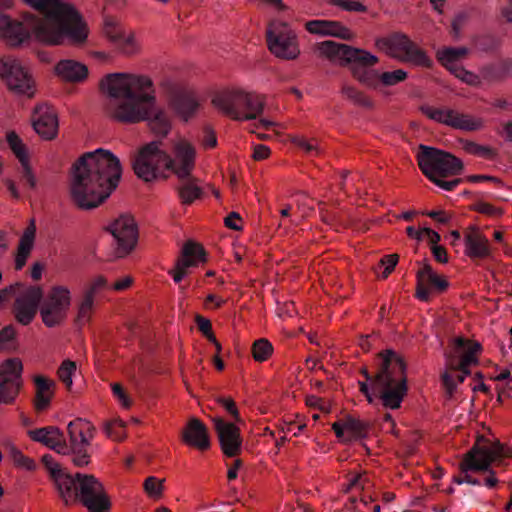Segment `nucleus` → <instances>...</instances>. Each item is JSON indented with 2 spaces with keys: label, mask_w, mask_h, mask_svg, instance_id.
I'll list each match as a JSON object with an SVG mask.
<instances>
[{
  "label": "nucleus",
  "mask_w": 512,
  "mask_h": 512,
  "mask_svg": "<svg viewBox=\"0 0 512 512\" xmlns=\"http://www.w3.org/2000/svg\"><path fill=\"white\" fill-rule=\"evenodd\" d=\"M39 13L36 16L24 13L23 20L12 19L0 14V38L11 47H18L34 35L40 42L58 45L68 39L81 44L87 38V31L80 14L61 0H25Z\"/></svg>",
  "instance_id": "nucleus-1"
},
{
  "label": "nucleus",
  "mask_w": 512,
  "mask_h": 512,
  "mask_svg": "<svg viewBox=\"0 0 512 512\" xmlns=\"http://www.w3.org/2000/svg\"><path fill=\"white\" fill-rule=\"evenodd\" d=\"M108 96V114L119 122L148 121L153 133L165 137L171 122L167 113L156 104L155 89L151 78L130 73H110L100 82Z\"/></svg>",
  "instance_id": "nucleus-2"
},
{
  "label": "nucleus",
  "mask_w": 512,
  "mask_h": 512,
  "mask_svg": "<svg viewBox=\"0 0 512 512\" xmlns=\"http://www.w3.org/2000/svg\"><path fill=\"white\" fill-rule=\"evenodd\" d=\"M122 175L120 160L103 148L83 154L72 166L70 194L81 209H93L116 189Z\"/></svg>",
  "instance_id": "nucleus-3"
},
{
  "label": "nucleus",
  "mask_w": 512,
  "mask_h": 512,
  "mask_svg": "<svg viewBox=\"0 0 512 512\" xmlns=\"http://www.w3.org/2000/svg\"><path fill=\"white\" fill-rule=\"evenodd\" d=\"M161 142L146 144L132 160L135 174L145 182L166 178L167 172L178 178L188 177L195 167L196 149L185 139L176 141L172 155L160 148Z\"/></svg>",
  "instance_id": "nucleus-4"
},
{
  "label": "nucleus",
  "mask_w": 512,
  "mask_h": 512,
  "mask_svg": "<svg viewBox=\"0 0 512 512\" xmlns=\"http://www.w3.org/2000/svg\"><path fill=\"white\" fill-rule=\"evenodd\" d=\"M43 465L53 479L55 486L65 504L82 503L90 512H107L110 501L104 493L102 484L93 476L66 472L50 454L41 459Z\"/></svg>",
  "instance_id": "nucleus-5"
},
{
  "label": "nucleus",
  "mask_w": 512,
  "mask_h": 512,
  "mask_svg": "<svg viewBox=\"0 0 512 512\" xmlns=\"http://www.w3.org/2000/svg\"><path fill=\"white\" fill-rule=\"evenodd\" d=\"M366 381L377 392L379 401L387 409H398L408 392L406 364L394 351L379 354L377 372L372 375L366 368L361 370Z\"/></svg>",
  "instance_id": "nucleus-6"
},
{
  "label": "nucleus",
  "mask_w": 512,
  "mask_h": 512,
  "mask_svg": "<svg viewBox=\"0 0 512 512\" xmlns=\"http://www.w3.org/2000/svg\"><path fill=\"white\" fill-rule=\"evenodd\" d=\"M319 53L332 62L348 66L353 76L364 84H372L378 77L373 66L378 62L375 55L347 44L327 40L317 45Z\"/></svg>",
  "instance_id": "nucleus-7"
},
{
  "label": "nucleus",
  "mask_w": 512,
  "mask_h": 512,
  "mask_svg": "<svg viewBox=\"0 0 512 512\" xmlns=\"http://www.w3.org/2000/svg\"><path fill=\"white\" fill-rule=\"evenodd\" d=\"M213 105L233 120H253L262 114L264 99L261 95L240 90H227L216 94Z\"/></svg>",
  "instance_id": "nucleus-8"
},
{
  "label": "nucleus",
  "mask_w": 512,
  "mask_h": 512,
  "mask_svg": "<svg viewBox=\"0 0 512 512\" xmlns=\"http://www.w3.org/2000/svg\"><path fill=\"white\" fill-rule=\"evenodd\" d=\"M417 161L419 168L427 178L458 175L463 169V163L459 158L426 145L419 146Z\"/></svg>",
  "instance_id": "nucleus-9"
},
{
  "label": "nucleus",
  "mask_w": 512,
  "mask_h": 512,
  "mask_svg": "<svg viewBox=\"0 0 512 512\" xmlns=\"http://www.w3.org/2000/svg\"><path fill=\"white\" fill-rule=\"evenodd\" d=\"M375 45L379 50L398 58L404 62H410L417 66L430 67L432 60L426 52L400 32H395L388 37L377 38Z\"/></svg>",
  "instance_id": "nucleus-10"
},
{
  "label": "nucleus",
  "mask_w": 512,
  "mask_h": 512,
  "mask_svg": "<svg viewBox=\"0 0 512 512\" xmlns=\"http://www.w3.org/2000/svg\"><path fill=\"white\" fill-rule=\"evenodd\" d=\"M266 40L268 49L277 58L294 60L300 54L297 35L285 22L271 21L266 31Z\"/></svg>",
  "instance_id": "nucleus-11"
},
{
  "label": "nucleus",
  "mask_w": 512,
  "mask_h": 512,
  "mask_svg": "<svg viewBox=\"0 0 512 512\" xmlns=\"http://www.w3.org/2000/svg\"><path fill=\"white\" fill-rule=\"evenodd\" d=\"M0 77L13 93L28 98L34 96V79L18 59L12 56L0 58Z\"/></svg>",
  "instance_id": "nucleus-12"
},
{
  "label": "nucleus",
  "mask_w": 512,
  "mask_h": 512,
  "mask_svg": "<svg viewBox=\"0 0 512 512\" xmlns=\"http://www.w3.org/2000/svg\"><path fill=\"white\" fill-rule=\"evenodd\" d=\"M71 305L70 291L64 286H54L39 304L43 323L47 327L60 325L67 316Z\"/></svg>",
  "instance_id": "nucleus-13"
},
{
  "label": "nucleus",
  "mask_w": 512,
  "mask_h": 512,
  "mask_svg": "<svg viewBox=\"0 0 512 512\" xmlns=\"http://www.w3.org/2000/svg\"><path fill=\"white\" fill-rule=\"evenodd\" d=\"M497 452L488 446L474 445L463 457L459 464L461 473L469 471L486 472L488 476L484 480L485 486L494 488L498 484L496 472L491 464L496 460Z\"/></svg>",
  "instance_id": "nucleus-14"
},
{
  "label": "nucleus",
  "mask_w": 512,
  "mask_h": 512,
  "mask_svg": "<svg viewBox=\"0 0 512 512\" xmlns=\"http://www.w3.org/2000/svg\"><path fill=\"white\" fill-rule=\"evenodd\" d=\"M108 230L116 242V257H125L135 248L138 228L132 216L126 214L119 216L109 225Z\"/></svg>",
  "instance_id": "nucleus-15"
},
{
  "label": "nucleus",
  "mask_w": 512,
  "mask_h": 512,
  "mask_svg": "<svg viewBox=\"0 0 512 512\" xmlns=\"http://www.w3.org/2000/svg\"><path fill=\"white\" fill-rule=\"evenodd\" d=\"M421 112L429 119L465 131H476L482 127V122L471 117L468 114L460 113L454 109L446 107H431L428 105L421 106Z\"/></svg>",
  "instance_id": "nucleus-16"
},
{
  "label": "nucleus",
  "mask_w": 512,
  "mask_h": 512,
  "mask_svg": "<svg viewBox=\"0 0 512 512\" xmlns=\"http://www.w3.org/2000/svg\"><path fill=\"white\" fill-rule=\"evenodd\" d=\"M23 365L20 359L10 358L0 366V403L10 404L22 386Z\"/></svg>",
  "instance_id": "nucleus-17"
},
{
  "label": "nucleus",
  "mask_w": 512,
  "mask_h": 512,
  "mask_svg": "<svg viewBox=\"0 0 512 512\" xmlns=\"http://www.w3.org/2000/svg\"><path fill=\"white\" fill-rule=\"evenodd\" d=\"M103 31L120 53L130 56L139 52L140 43L134 33L123 28L117 21L107 18L104 22Z\"/></svg>",
  "instance_id": "nucleus-18"
},
{
  "label": "nucleus",
  "mask_w": 512,
  "mask_h": 512,
  "mask_svg": "<svg viewBox=\"0 0 512 512\" xmlns=\"http://www.w3.org/2000/svg\"><path fill=\"white\" fill-rule=\"evenodd\" d=\"M455 353H463L459 362H455V356L451 353H445L448 361V368L452 371H459L464 374H470L469 367L478 363L477 354L481 351V345L478 342L470 341L463 337H457L453 340Z\"/></svg>",
  "instance_id": "nucleus-19"
},
{
  "label": "nucleus",
  "mask_w": 512,
  "mask_h": 512,
  "mask_svg": "<svg viewBox=\"0 0 512 512\" xmlns=\"http://www.w3.org/2000/svg\"><path fill=\"white\" fill-rule=\"evenodd\" d=\"M42 299L40 286H29L16 297L13 313L16 320L22 325H28L34 319Z\"/></svg>",
  "instance_id": "nucleus-20"
},
{
  "label": "nucleus",
  "mask_w": 512,
  "mask_h": 512,
  "mask_svg": "<svg viewBox=\"0 0 512 512\" xmlns=\"http://www.w3.org/2000/svg\"><path fill=\"white\" fill-rule=\"evenodd\" d=\"M222 452L227 457H235L242 449L240 429L233 423L226 422L220 417L213 419Z\"/></svg>",
  "instance_id": "nucleus-21"
},
{
  "label": "nucleus",
  "mask_w": 512,
  "mask_h": 512,
  "mask_svg": "<svg viewBox=\"0 0 512 512\" xmlns=\"http://www.w3.org/2000/svg\"><path fill=\"white\" fill-rule=\"evenodd\" d=\"M416 278V297L423 302L430 300L431 291L443 292L449 286L448 281L439 276L428 263L417 271Z\"/></svg>",
  "instance_id": "nucleus-22"
},
{
  "label": "nucleus",
  "mask_w": 512,
  "mask_h": 512,
  "mask_svg": "<svg viewBox=\"0 0 512 512\" xmlns=\"http://www.w3.org/2000/svg\"><path fill=\"white\" fill-rule=\"evenodd\" d=\"M205 261V251L202 246L188 241L182 248V256L177 260L176 267L169 273L176 283H180L186 275L189 267L196 266L199 262Z\"/></svg>",
  "instance_id": "nucleus-23"
},
{
  "label": "nucleus",
  "mask_w": 512,
  "mask_h": 512,
  "mask_svg": "<svg viewBox=\"0 0 512 512\" xmlns=\"http://www.w3.org/2000/svg\"><path fill=\"white\" fill-rule=\"evenodd\" d=\"M33 128L37 134L46 140L56 137L58 132V119L53 108L39 105L35 108Z\"/></svg>",
  "instance_id": "nucleus-24"
},
{
  "label": "nucleus",
  "mask_w": 512,
  "mask_h": 512,
  "mask_svg": "<svg viewBox=\"0 0 512 512\" xmlns=\"http://www.w3.org/2000/svg\"><path fill=\"white\" fill-rule=\"evenodd\" d=\"M169 102L175 113L185 120L191 117L199 106L194 93L181 87H173L171 89Z\"/></svg>",
  "instance_id": "nucleus-25"
},
{
  "label": "nucleus",
  "mask_w": 512,
  "mask_h": 512,
  "mask_svg": "<svg viewBox=\"0 0 512 512\" xmlns=\"http://www.w3.org/2000/svg\"><path fill=\"white\" fill-rule=\"evenodd\" d=\"M29 437L36 442H39L55 452H66L67 443L63 432L56 426H46L30 430Z\"/></svg>",
  "instance_id": "nucleus-26"
},
{
  "label": "nucleus",
  "mask_w": 512,
  "mask_h": 512,
  "mask_svg": "<svg viewBox=\"0 0 512 512\" xmlns=\"http://www.w3.org/2000/svg\"><path fill=\"white\" fill-rule=\"evenodd\" d=\"M183 441L201 451L211 446L210 436L206 425L197 418H191L182 432Z\"/></svg>",
  "instance_id": "nucleus-27"
},
{
  "label": "nucleus",
  "mask_w": 512,
  "mask_h": 512,
  "mask_svg": "<svg viewBox=\"0 0 512 512\" xmlns=\"http://www.w3.org/2000/svg\"><path fill=\"white\" fill-rule=\"evenodd\" d=\"M305 28L309 33L319 36H331L343 40H350L353 37L350 30L338 21L310 20L306 22Z\"/></svg>",
  "instance_id": "nucleus-28"
},
{
  "label": "nucleus",
  "mask_w": 512,
  "mask_h": 512,
  "mask_svg": "<svg viewBox=\"0 0 512 512\" xmlns=\"http://www.w3.org/2000/svg\"><path fill=\"white\" fill-rule=\"evenodd\" d=\"M465 253L472 259L486 258L490 255L488 239L476 228L466 233L464 237Z\"/></svg>",
  "instance_id": "nucleus-29"
},
{
  "label": "nucleus",
  "mask_w": 512,
  "mask_h": 512,
  "mask_svg": "<svg viewBox=\"0 0 512 512\" xmlns=\"http://www.w3.org/2000/svg\"><path fill=\"white\" fill-rule=\"evenodd\" d=\"M34 384L36 388L34 407L38 412L44 411L50 405L52 396L54 394L53 389L55 382L44 376L38 375L34 378Z\"/></svg>",
  "instance_id": "nucleus-30"
},
{
  "label": "nucleus",
  "mask_w": 512,
  "mask_h": 512,
  "mask_svg": "<svg viewBox=\"0 0 512 512\" xmlns=\"http://www.w3.org/2000/svg\"><path fill=\"white\" fill-rule=\"evenodd\" d=\"M178 179L180 183L176 187V191L181 204L190 205L195 200L202 198L203 189L198 185V180L192 174Z\"/></svg>",
  "instance_id": "nucleus-31"
},
{
  "label": "nucleus",
  "mask_w": 512,
  "mask_h": 512,
  "mask_svg": "<svg viewBox=\"0 0 512 512\" xmlns=\"http://www.w3.org/2000/svg\"><path fill=\"white\" fill-rule=\"evenodd\" d=\"M69 439L73 441H79L83 444H91V440L94 438L96 428L95 426L86 419L77 418L71 421L67 426Z\"/></svg>",
  "instance_id": "nucleus-32"
},
{
  "label": "nucleus",
  "mask_w": 512,
  "mask_h": 512,
  "mask_svg": "<svg viewBox=\"0 0 512 512\" xmlns=\"http://www.w3.org/2000/svg\"><path fill=\"white\" fill-rule=\"evenodd\" d=\"M55 70L59 76L71 82L82 81L88 74L87 67L74 60H61L56 65Z\"/></svg>",
  "instance_id": "nucleus-33"
},
{
  "label": "nucleus",
  "mask_w": 512,
  "mask_h": 512,
  "mask_svg": "<svg viewBox=\"0 0 512 512\" xmlns=\"http://www.w3.org/2000/svg\"><path fill=\"white\" fill-rule=\"evenodd\" d=\"M512 60L505 59L499 63L489 64L483 67L481 74L484 80L490 82L501 81L511 75Z\"/></svg>",
  "instance_id": "nucleus-34"
},
{
  "label": "nucleus",
  "mask_w": 512,
  "mask_h": 512,
  "mask_svg": "<svg viewBox=\"0 0 512 512\" xmlns=\"http://www.w3.org/2000/svg\"><path fill=\"white\" fill-rule=\"evenodd\" d=\"M66 452H60L62 455H70L71 461L76 467H84L90 463V454L88 452V445L83 444L79 441L75 442L73 439H69L67 444Z\"/></svg>",
  "instance_id": "nucleus-35"
},
{
  "label": "nucleus",
  "mask_w": 512,
  "mask_h": 512,
  "mask_svg": "<svg viewBox=\"0 0 512 512\" xmlns=\"http://www.w3.org/2000/svg\"><path fill=\"white\" fill-rule=\"evenodd\" d=\"M469 50L466 47H446L437 52L439 62L449 70V66L459 65L457 62L466 57Z\"/></svg>",
  "instance_id": "nucleus-36"
},
{
  "label": "nucleus",
  "mask_w": 512,
  "mask_h": 512,
  "mask_svg": "<svg viewBox=\"0 0 512 512\" xmlns=\"http://www.w3.org/2000/svg\"><path fill=\"white\" fill-rule=\"evenodd\" d=\"M6 141L19 162L29 160L27 148L15 131L7 132Z\"/></svg>",
  "instance_id": "nucleus-37"
},
{
  "label": "nucleus",
  "mask_w": 512,
  "mask_h": 512,
  "mask_svg": "<svg viewBox=\"0 0 512 512\" xmlns=\"http://www.w3.org/2000/svg\"><path fill=\"white\" fill-rule=\"evenodd\" d=\"M36 233V225L34 219H32L25 229L23 235L20 238L18 251L23 254L30 255V252L33 248L34 239Z\"/></svg>",
  "instance_id": "nucleus-38"
},
{
  "label": "nucleus",
  "mask_w": 512,
  "mask_h": 512,
  "mask_svg": "<svg viewBox=\"0 0 512 512\" xmlns=\"http://www.w3.org/2000/svg\"><path fill=\"white\" fill-rule=\"evenodd\" d=\"M273 352L272 344L264 338L258 339L253 343L252 354L257 362L266 361Z\"/></svg>",
  "instance_id": "nucleus-39"
},
{
  "label": "nucleus",
  "mask_w": 512,
  "mask_h": 512,
  "mask_svg": "<svg viewBox=\"0 0 512 512\" xmlns=\"http://www.w3.org/2000/svg\"><path fill=\"white\" fill-rule=\"evenodd\" d=\"M342 93L351 100L354 104L369 108L372 106V102L370 99L364 95L361 91L357 90L352 86H344L342 88Z\"/></svg>",
  "instance_id": "nucleus-40"
},
{
  "label": "nucleus",
  "mask_w": 512,
  "mask_h": 512,
  "mask_svg": "<svg viewBox=\"0 0 512 512\" xmlns=\"http://www.w3.org/2000/svg\"><path fill=\"white\" fill-rule=\"evenodd\" d=\"M449 71L453 75H455V77H457L458 79L462 80L463 82H465L469 85L477 86L480 84L479 76L474 74L473 72L466 70L461 65L449 66Z\"/></svg>",
  "instance_id": "nucleus-41"
},
{
  "label": "nucleus",
  "mask_w": 512,
  "mask_h": 512,
  "mask_svg": "<svg viewBox=\"0 0 512 512\" xmlns=\"http://www.w3.org/2000/svg\"><path fill=\"white\" fill-rule=\"evenodd\" d=\"M76 371V363L71 360H65L62 362L58 369L59 379L63 382L67 389H70L72 382V375Z\"/></svg>",
  "instance_id": "nucleus-42"
},
{
  "label": "nucleus",
  "mask_w": 512,
  "mask_h": 512,
  "mask_svg": "<svg viewBox=\"0 0 512 512\" xmlns=\"http://www.w3.org/2000/svg\"><path fill=\"white\" fill-rule=\"evenodd\" d=\"M345 430L348 432V440L359 438L363 435L364 425L354 417L348 416L343 420Z\"/></svg>",
  "instance_id": "nucleus-43"
},
{
  "label": "nucleus",
  "mask_w": 512,
  "mask_h": 512,
  "mask_svg": "<svg viewBox=\"0 0 512 512\" xmlns=\"http://www.w3.org/2000/svg\"><path fill=\"white\" fill-rule=\"evenodd\" d=\"M93 304L94 298L92 297L91 293H85L78 311V323L84 324L85 322L89 321L93 309Z\"/></svg>",
  "instance_id": "nucleus-44"
},
{
  "label": "nucleus",
  "mask_w": 512,
  "mask_h": 512,
  "mask_svg": "<svg viewBox=\"0 0 512 512\" xmlns=\"http://www.w3.org/2000/svg\"><path fill=\"white\" fill-rule=\"evenodd\" d=\"M19 174L21 181L30 189H35L37 179L33 173L29 160L20 162Z\"/></svg>",
  "instance_id": "nucleus-45"
},
{
  "label": "nucleus",
  "mask_w": 512,
  "mask_h": 512,
  "mask_svg": "<svg viewBox=\"0 0 512 512\" xmlns=\"http://www.w3.org/2000/svg\"><path fill=\"white\" fill-rule=\"evenodd\" d=\"M105 434L114 440L120 441L124 438V424L120 420H111L104 424Z\"/></svg>",
  "instance_id": "nucleus-46"
},
{
  "label": "nucleus",
  "mask_w": 512,
  "mask_h": 512,
  "mask_svg": "<svg viewBox=\"0 0 512 512\" xmlns=\"http://www.w3.org/2000/svg\"><path fill=\"white\" fill-rule=\"evenodd\" d=\"M467 375L468 374H464V373L460 372V374L457 376V381H456L452 374H450L448 371H445L441 375V380H442V384H443L444 388L446 389L447 393L449 395H452L454 393V391L456 390L457 385L459 383H463Z\"/></svg>",
  "instance_id": "nucleus-47"
},
{
  "label": "nucleus",
  "mask_w": 512,
  "mask_h": 512,
  "mask_svg": "<svg viewBox=\"0 0 512 512\" xmlns=\"http://www.w3.org/2000/svg\"><path fill=\"white\" fill-rule=\"evenodd\" d=\"M379 77L384 85L392 86L404 81L407 78V72L402 69H397L394 71L384 72Z\"/></svg>",
  "instance_id": "nucleus-48"
},
{
  "label": "nucleus",
  "mask_w": 512,
  "mask_h": 512,
  "mask_svg": "<svg viewBox=\"0 0 512 512\" xmlns=\"http://www.w3.org/2000/svg\"><path fill=\"white\" fill-rule=\"evenodd\" d=\"M144 489L150 497L158 498L162 494L163 481L150 476L144 481Z\"/></svg>",
  "instance_id": "nucleus-49"
},
{
  "label": "nucleus",
  "mask_w": 512,
  "mask_h": 512,
  "mask_svg": "<svg viewBox=\"0 0 512 512\" xmlns=\"http://www.w3.org/2000/svg\"><path fill=\"white\" fill-rule=\"evenodd\" d=\"M498 40L491 35H484L475 40V46L478 50L483 52H493L497 49Z\"/></svg>",
  "instance_id": "nucleus-50"
},
{
  "label": "nucleus",
  "mask_w": 512,
  "mask_h": 512,
  "mask_svg": "<svg viewBox=\"0 0 512 512\" xmlns=\"http://www.w3.org/2000/svg\"><path fill=\"white\" fill-rule=\"evenodd\" d=\"M329 3L341 7L346 11L366 12L367 7L360 2L351 0H327Z\"/></svg>",
  "instance_id": "nucleus-51"
},
{
  "label": "nucleus",
  "mask_w": 512,
  "mask_h": 512,
  "mask_svg": "<svg viewBox=\"0 0 512 512\" xmlns=\"http://www.w3.org/2000/svg\"><path fill=\"white\" fill-rule=\"evenodd\" d=\"M447 176H434L432 178H428L431 182H433L438 187L446 190V191H453L460 183L461 179H453V180H445Z\"/></svg>",
  "instance_id": "nucleus-52"
},
{
  "label": "nucleus",
  "mask_w": 512,
  "mask_h": 512,
  "mask_svg": "<svg viewBox=\"0 0 512 512\" xmlns=\"http://www.w3.org/2000/svg\"><path fill=\"white\" fill-rule=\"evenodd\" d=\"M398 259L399 257L397 254L386 255L381 259L380 264L382 266H385L384 271L382 273L383 278H387L390 275V273L394 270L395 266L398 263Z\"/></svg>",
  "instance_id": "nucleus-53"
},
{
  "label": "nucleus",
  "mask_w": 512,
  "mask_h": 512,
  "mask_svg": "<svg viewBox=\"0 0 512 512\" xmlns=\"http://www.w3.org/2000/svg\"><path fill=\"white\" fill-rule=\"evenodd\" d=\"M464 148L468 153L477 156H490L492 154V150L490 148L481 146L474 142H466Z\"/></svg>",
  "instance_id": "nucleus-54"
},
{
  "label": "nucleus",
  "mask_w": 512,
  "mask_h": 512,
  "mask_svg": "<svg viewBox=\"0 0 512 512\" xmlns=\"http://www.w3.org/2000/svg\"><path fill=\"white\" fill-rule=\"evenodd\" d=\"M360 391L365 395L370 404H374L376 400H379L377 392L372 388L369 381H359Z\"/></svg>",
  "instance_id": "nucleus-55"
},
{
  "label": "nucleus",
  "mask_w": 512,
  "mask_h": 512,
  "mask_svg": "<svg viewBox=\"0 0 512 512\" xmlns=\"http://www.w3.org/2000/svg\"><path fill=\"white\" fill-rule=\"evenodd\" d=\"M15 337V329L12 325L5 326L0 331V350L7 347L8 343L11 342Z\"/></svg>",
  "instance_id": "nucleus-56"
},
{
  "label": "nucleus",
  "mask_w": 512,
  "mask_h": 512,
  "mask_svg": "<svg viewBox=\"0 0 512 512\" xmlns=\"http://www.w3.org/2000/svg\"><path fill=\"white\" fill-rule=\"evenodd\" d=\"M466 20V15L464 13H459L452 21L451 24V34L454 39H459L461 35V29Z\"/></svg>",
  "instance_id": "nucleus-57"
},
{
  "label": "nucleus",
  "mask_w": 512,
  "mask_h": 512,
  "mask_svg": "<svg viewBox=\"0 0 512 512\" xmlns=\"http://www.w3.org/2000/svg\"><path fill=\"white\" fill-rule=\"evenodd\" d=\"M20 288H22L21 283H15L13 285H10L8 287H5L0 290V305L4 302H6L9 298L12 296H15Z\"/></svg>",
  "instance_id": "nucleus-58"
},
{
  "label": "nucleus",
  "mask_w": 512,
  "mask_h": 512,
  "mask_svg": "<svg viewBox=\"0 0 512 512\" xmlns=\"http://www.w3.org/2000/svg\"><path fill=\"white\" fill-rule=\"evenodd\" d=\"M294 143L301 149H303L307 154L313 155L318 153V148L315 144L308 141L303 137H297L294 139Z\"/></svg>",
  "instance_id": "nucleus-59"
},
{
  "label": "nucleus",
  "mask_w": 512,
  "mask_h": 512,
  "mask_svg": "<svg viewBox=\"0 0 512 512\" xmlns=\"http://www.w3.org/2000/svg\"><path fill=\"white\" fill-rule=\"evenodd\" d=\"M219 403L225 408V410L236 420H240L239 412L235 402L232 399L221 398Z\"/></svg>",
  "instance_id": "nucleus-60"
},
{
  "label": "nucleus",
  "mask_w": 512,
  "mask_h": 512,
  "mask_svg": "<svg viewBox=\"0 0 512 512\" xmlns=\"http://www.w3.org/2000/svg\"><path fill=\"white\" fill-rule=\"evenodd\" d=\"M113 394L122 402L123 406L129 407L131 402L119 383L111 384Z\"/></svg>",
  "instance_id": "nucleus-61"
},
{
  "label": "nucleus",
  "mask_w": 512,
  "mask_h": 512,
  "mask_svg": "<svg viewBox=\"0 0 512 512\" xmlns=\"http://www.w3.org/2000/svg\"><path fill=\"white\" fill-rule=\"evenodd\" d=\"M306 404L309 407L318 408L321 411L329 412V408L326 404V402L317 396L311 395L306 397Z\"/></svg>",
  "instance_id": "nucleus-62"
},
{
  "label": "nucleus",
  "mask_w": 512,
  "mask_h": 512,
  "mask_svg": "<svg viewBox=\"0 0 512 512\" xmlns=\"http://www.w3.org/2000/svg\"><path fill=\"white\" fill-rule=\"evenodd\" d=\"M241 221V218L239 216V214L237 212H231L226 218H225V225L226 227H228L229 229H232V230H240L241 227L240 225L238 224V222Z\"/></svg>",
  "instance_id": "nucleus-63"
},
{
  "label": "nucleus",
  "mask_w": 512,
  "mask_h": 512,
  "mask_svg": "<svg viewBox=\"0 0 512 512\" xmlns=\"http://www.w3.org/2000/svg\"><path fill=\"white\" fill-rule=\"evenodd\" d=\"M270 155L269 147L258 144L254 147L253 158L257 161L264 160Z\"/></svg>",
  "instance_id": "nucleus-64"
}]
</instances>
